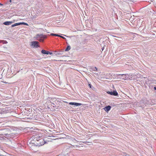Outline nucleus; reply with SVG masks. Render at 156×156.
<instances>
[{
    "mask_svg": "<svg viewBox=\"0 0 156 156\" xmlns=\"http://www.w3.org/2000/svg\"><path fill=\"white\" fill-rule=\"evenodd\" d=\"M46 38V36L42 34H37L35 37L36 39L39 41L40 42H43L44 41V39Z\"/></svg>",
    "mask_w": 156,
    "mask_h": 156,
    "instance_id": "nucleus-1",
    "label": "nucleus"
},
{
    "mask_svg": "<svg viewBox=\"0 0 156 156\" xmlns=\"http://www.w3.org/2000/svg\"><path fill=\"white\" fill-rule=\"evenodd\" d=\"M40 138H41V137L37 135H33L32 137V139H35L37 141H38L39 140H40L41 141H43L44 140L42 139H39Z\"/></svg>",
    "mask_w": 156,
    "mask_h": 156,
    "instance_id": "nucleus-2",
    "label": "nucleus"
},
{
    "mask_svg": "<svg viewBox=\"0 0 156 156\" xmlns=\"http://www.w3.org/2000/svg\"><path fill=\"white\" fill-rule=\"evenodd\" d=\"M107 92L108 94L111 95L115 96H117L118 95V93L116 91H108Z\"/></svg>",
    "mask_w": 156,
    "mask_h": 156,
    "instance_id": "nucleus-3",
    "label": "nucleus"
},
{
    "mask_svg": "<svg viewBox=\"0 0 156 156\" xmlns=\"http://www.w3.org/2000/svg\"><path fill=\"white\" fill-rule=\"evenodd\" d=\"M38 42L37 41H34L31 42V45L33 47L37 48L39 47L38 45Z\"/></svg>",
    "mask_w": 156,
    "mask_h": 156,
    "instance_id": "nucleus-4",
    "label": "nucleus"
},
{
    "mask_svg": "<svg viewBox=\"0 0 156 156\" xmlns=\"http://www.w3.org/2000/svg\"><path fill=\"white\" fill-rule=\"evenodd\" d=\"M127 74H117L118 76H121L120 77V79L122 80H126V75Z\"/></svg>",
    "mask_w": 156,
    "mask_h": 156,
    "instance_id": "nucleus-5",
    "label": "nucleus"
},
{
    "mask_svg": "<svg viewBox=\"0 0 156 156\" xmlns=\"http://www.w3.org/2000/svg\"><path fill=\"white\" fill-rule=\"evenodd\" d=\"M69 104L71 105H74L76 106H80L81 105H82V104H81L80 103H76V102H69Z\"/></svg>",
    "mask_w": 156,
    "mask_h": 156,
    "instance_id": "nucleus-6",
    "label": "nucleus"
},
{
    "mask_svg": "<svg viewBox=\"0 0 156 156\" xmlns=\"http://www.w3.org/2000/svg\"><path fill=\"white\" fill-rule=\"evenodd\" d=\"M13 22L12 21H6L4 22L3 24L5 25L8 26L11 25Z\"/></svg>",
    "mask_w": 156,
    "mask_h": 156,
    "instance_id": "nucleus-7",
    "label": "nucleus"
},
{
    "mask_svg": "<svg viewBox=\"0 0 156 156\" xmlns=\"http://www.w3.org/2000/svg\"><path fill=\"white\" fill-rule=\"evenodd\" d=\"M111 108V107L110 106H108L106 107H105L104 108V109L107 112H108L109 111Z\"/></svg>",
    "mask_w": 156,
    "mask_h": 156,
    "instance_id": "nucleus-8",
    "label": "nucleus"
},
{
    "mask_svg": "<svg viewBox=\"0 0 156 156\" xmlns=\"http://www.w3.org/2000/svg\"><path fill=\"white\" fill-rule=\"evenodd\" d=\"M48 51H46L44 50H42L41 51V52L43 54L48 55Z\"/></svg>",
    "mask_w": 156,
    "mask_h": 156,
    "instance_id": "nucleus-9",
    "label": "nucleus"
},
{
    "mask_svg": "<svg viewBox=\"0 0 156 156\" xmlns=\"http://www.w3.org/2000/svg\"><path fill=\"white\" fill-rule=\"evenodd\" d=\"M20 25V23H15L14 24L12 25V26H11V27H15V26H19V25Z\"/></svg>",
    "mask_w": 156,
    "mask_h": 156,
    "instance_id": "nucleus-10",
    "label": "nucleus"
},
{
    "mask_svg": "<svg viewBox=\"0 0 156 156\" xmlns=\"http://www.w3.org/2000/svg\"><path fill=\"white\" fill-rule=\"evenodd\" d=\"M71 49V48L70 46H68L66 49H65L66 51H67Z\"/></svg>",
    "mask_w": 156,
    "mask_h": 156,
    "instance_id": "nucleus-11",
    "label": "nucleus"
},
{
    "mask_svg": "<svg viewBox=\"0 0 156 156\" xmlns=\"http://www.w3.org/2000/svg\"><path fill=\"white\" fill-rule=\"evenodd\" d=\"M20 23V25L21 24H24L25 25H28V24L27 23H24V22H22V23Z\"/></svg>",
    "mask_w": 156,
    "mask_h": 156,
    "instance_id": "nucleus-12",
    "label": "nucleus"
},
{
    "mask_svg": "<svg viewBox=\"0 0 156 156\" xmlns=\"http://www.w3.org/2000/svg\"><path fill=\"white\" fill-rule=\"evenodd\" d=\"M92 70L94 71H97L98 69L96 67H95L93 68Z\"/></svg>",
    "mask_w": 156,
    "mask_h": 156,
    "instance_id": "nucleus-13",
    "label": "nucleus"
},
{
    "mask_svg": "<svg viewBox=\"0 0 156 156\" xmlns=\"http://www.w3.org/2000/svg\"><path fill=\"white\" fill-rule=\"evenodd\" d=\"M59 37H61L64 39H66L64 37L60 35H59Z\"/></svg>",
    "mask_w": 156,
    "mask_h": 156,
    "instance_id": "nucleus-14",
    "label": "nucleus"
},
{
    "mask_svg": "<svg viewBox=\"0 0 156 156\" xmlns=\"http://www.w3.org/2000/svg\"><path fill=\"white\" fill-rule=\"evenodd\" d=\"M59 35L58 34H54V36H58V37H59Z\"/></svg>",
    "mask_w": 156,
    "mask_h": 156,
    "instance_id": "nucleus-15",
    "label": "nucleus"
},
{
    "mask_svg": "<svg viewBox=\"0 0 156 156\" xmlns=\"http://www.w3.org/2000/svg\"><path fill=\"white\" fill-rule=\"evenodd\" d=\"M48 54H50V55H51L52 54V52H50L48 51Z\"/></svg>",
    "mask_w": 156,
    "mask_h": 156,
    "instance_id": "nucleus-16",
    "label": "nucleus"
},
{
    "mask_svg": "<svg viewBox=\"0 0 156 156\" xmlns=\"http://www.w3.org/2000/svg\"><path fill=\"white\" fill-rule=\"evenodd\" d=\"M153 83L156 84V80H154L153 81Z\"/></svg>",
    "mask_w": 156,
    "mask_h": 156,
    "instance_id": "nucleus-17",
    "label": "nucleus"
},
{
    "mask_svg": "<svg viewBox=\"0 0 156 156\" xmlns=\"http://www.w3.org/2000/svg\"><path fill=\"white\" fill-rule=\"evenodd\" d=\"M54 34L51 33V36H54Z\"/></svg>",
    "mask_w": 156,
    "mask_h": 156,
    "instance_id": "nucleus-18",
    "label": "nucleus"
},
{
    "mask_svg": "<svg viewBox=\"0 0 156 156\" xmlns=\"http://www.w3.org/2000/svg\"><path fill=\"white\" fill-rule=\"evenodd\" d=\"M61 54V53H57V54H56V55H60Z\"/></svg>",
    "mask_w": 156,
    "mask_h": 156,
    "instance_id": "nucleus-19",
    "label": "nucleus"
},
{
    "mask_svg": "<svg viewBox=\"0 0 156 156\" xmlns=\"http://www.w3.org/2000/svg\"><path fill=\"white\" fill-rule=\"evenodd\" d=\"M54 105H55L54 103H52L51 104V106H53V107H54Z\"/></svg>",
    "mask_w": 156,
    "mask_h": 156,
    "instance_id": "nucleus-20",
    "label": "nucleus"
},
{
    "mask_svg": "<svg viewBox=\"0 0 156 156\" xmlns=\"http://www.w3.org/2000/svg\"><path fill=\"white\" fill-rule=\"evenodd\" d=\"M0 156H6V155H4L2 154H0Z\"/></svg>",
    "mask_w": 156,
    "mask_h": 156,
    "instance_id": "nucleus-21",
    "label": "nucleus"
},
{
    "mask_svg": "<svg viewBox=\"0 0 156 156\" xmlns=\"http://www.w3.org/2000/svg\"><path fill=\"white\" fill-rule=\"evenodd\" d=\"M154 89L155 90H156V87H154Z\"/></svg>",
    "mask_w": 156,
    "mask_h": 156,
    "instance_id": "nucleus-22",
    "label": "nucleus"
},
{
    "mask_svg": "<svg viewBox=\"0 0 156 156\" xmlns=\"http://www.w3.org/2000/svg\"><path fill=\"white\" fill-rule=\"evenodd\" d=\"M3 5V4L0 3V5L2 6Z\"/></svg>",
    "mask_w": 156,
    "mask_h": 156,
    "instance_id": "nucleus-23",
    "label": "nucleus"
},
{
    "mask_svg": "<svg viewBox=\"0 0 156 156\" xmlns=\"http://www.w3.org/2000/svg\"><path fill=\"white\" fill-rule=\"evenodd\" d=\"M5 41V43H6H6H7V42L6 41Z\"/></svg>",
    "mask_w": 156,
    "mask_h": 156,
    "instance_id": "nucleus-24",
    "label": "nucleus"
},
{
    "mask_svg": "<svg viewBox=\"0 0 156 156\" xmlns=\"http://www.w3.org/2000/svg\"><path fill=\"white\" fill-rule=\"evenodd\" d=\"M89 86L91 88V85L90 84H89Z\"/></svg>",
    "mask_w": 156,
    "mask_h": 156,
    "instance_id": "nucleus-25",
    "label": "nucleus"
},
{
    "mask_svg": "<svg viewBox=\"0 0 156 156\" xmlns=\"http://www.w3.org/2000/svg\"><path fill=\"white\" fill-rule=\"evenodd\" d=\"M104 49V47H103L102 48V51Z\"/></svg>",
    "mask_w": 156,
    "mask_h": 156,
    "instance_id": "nucleus-26",
    "label": "nucleus"
},
{
    "mask_svg": "<svg viewBox=\"0 0 156 156\" xmlns=\"http://www.w3.org/2000/svg\"><path fill=\"white\" fill-rule=\"evenodd\" d=\"M43 144H43V143L42 144H41V145H43Z\"/></svg>",
    "mask_w": 156,
    "mask_h": 156,
    "instance_id": "nucleus-27",
    "label": "nucleus"
},
{
    "mask_svg": "<svg viewBox=\"0 0 156 156\" xmlns=\"http://www.w3.org/2000/svg\"><path fill=\"white\" fill-rule=\"evenodd\" d=\"M66 103H68L67 102H65Z\"/></svg>",
    "mask_w": 156,
    "mask_h": 156,
    "instance_id": "nucleus-28",
    "label": "nucleus"
},
{
    "mask_svg": "<svg viewBox=\"0 0 156 156\" xmlns=\"http://www.w3.org/2000/svg\"><path fill=\"white\" fill-rule=\"evenodd\" d=\"M10 2H11V0H10Z\"/></svg>",
    "mask_w": 156,
    "mask_h": 156,
    "instance_id": "nucleus-29",
    "label": "nucleus"
}]
</instances>
